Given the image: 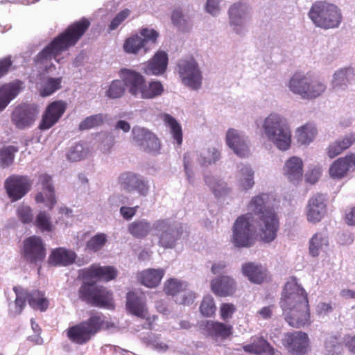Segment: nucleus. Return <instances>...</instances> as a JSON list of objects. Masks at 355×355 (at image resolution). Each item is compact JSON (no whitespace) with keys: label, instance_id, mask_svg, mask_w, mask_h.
Segmentation results:
<instances>
[{"label":"nucleus","instance_id":"nucleus-1","mask_svg":"<svg viewBox=\"0 0 355 355\" xmlns=\"http://www.w3.org/2000/svg\"><path fill=\"white\" fill-rule=\"evenodd\" d=\"M89 26V21L85 19L69 26L36 55L34 60L36 67L43 73H52L55 70L52 60L62 63V58L58 57L70 46L75 45Z\"/></svg>","mask_w":355,"mask_h":355},{"label":"nucleus","instance_id":"nucleus-2","mask_svg":"<svg viewBox=\"0 0 355 355\" xmlns=\"http://www.w3.org/2000/svg\"><path fill=\"white\" fill-rule=\"evenodd\" d=\"M80 275L85 281L80 288V297L96 306H109L112 300V293L104 287L96 286L92 282L95 279L112 280L117 276L116 270L112 266L92 265L81 270Z\"/></svg>","mask_w":355,"mask_h":355},{"label":"nucleus","instance_id":"nucleus-3","mask_svg":"<svg viewBox=\"0 0 355 355\" xmlns=\"http://www.w3.org/2000/svg\"><path fill=\"white\" fill-rule=\"evenodd\" d=\"M285 320L290 326L300 328L310 324L307 295L295 278L285 284L280 301Z\"/></svg>","mask_w":355,"mask_h":355},{"label":"nucleus","instance_id":"nucleus-4","mask_svg":"<svg viewBox=\"0 0 355 355\" xmlns=\"http://www.w3.org/2000/svg\"><path fill=\"white\" fill-rule=\"evenodd\" d=\"M272 196L266 193H261L253 196L247 206L248 218L254 220V217L259 219L261 238L266 243L272 241L277 236L279 227V219L275 211L270 208Z\"/></svg>","mask_w":355,"mask_h":355},{"label":"nucleus","instance_id":"nucleus-5","mask_svg":"<svg viewBox=\"0 0 355 355\" xmlns=\"http://www.w3.org/2000/svg\"><path fill=\"white\" fill-rule=\"evenodd\" d=\"M266 138L279 150H288L292 144V133L286 119L277 113L270 114L263 121Z\"/></svg>","mask_w":355,"mask_h":355},{"label":"nucleus","instance_id":"nucleus-6","mask_svg":"<svg viewBox=\"0 0 355 355\" xmlns=\"http://www.w3.org/2000/svg\"><path fill=\"white\" fill-rule=\"evenodd\" d=\"M119 76L128 93L137 98H153L161 95L164 91L160 82L147 83L140 73L132 69H121Z\"/></svg>","mask_w":355,"mask_h":355},{"label":"nucleus","instance_id":"nucleus-7","mask_svg":"<svg viewBox=\"0 0 355 355\" xmlns=\"http://www.w3.org/2000/svg\"><path fill=\"white\" fill-rule=\"evenodd\" d=\"M308 17L318 28L328 30L339 27L342 21L340 9L326 1H316L311 6Z\"/></svg>","mask_w":355,"mask_h":355},{"label":"nucleus","instance_id":"nucleus-8","mask_svg":"<svg viewBox=\"0 0 355 355\" xmlns=\"http://www.w3.org/2000/svg\"><path fill=\"white\" fill-rule=\"evenodd\" d=\"M107 324L104 315L97 313L85 321L69 327L66 334L72 343L82 345L88 343Z\"/></svg>","mask_w":355,"mask_h":355},{"label":"nucleus","instance_id":"nucleus-9","mask_svg":"<svg viewBox=\"0 0 355 355\" xmlns=\"http://www.w3.org/2000/svg\"><path fill=\"white\" fill-rule=\"evenodd\" d=\"M153 230L158 238V245L166 249H173L183 232V226L175 220L168 218L159 219L153 223Z\"/></svg>","mask_w":355,"mask_h":355},{"label":"nucleus","instance_id":"nucleus-10","mask_svg":"<svg viewBox=\"0 0 355 355\" xmlns=\"http://www.w3.org/2000/svg\"><path fill=\"white\" fill-rule=\"evenodd\" d=\"M177 71L182 84L192 90H198L202 85V72L193 57L178 60Z\"/></svg>","mask_w":355,"mask_h":355},{"label":"nucleus","instance_id":"nucleus-11","mask_svg":"<svg viewBox=\"0 0 355 355\" xmlns=\"http://www.w3.org/2000/svg\"><path fill=\"white\" fill-rule=\"evenodd\" d=\"M251 16V8L244 1H237L228 10L229 25L236 35L243 37L248 31V22Z\"/></svg>","mask_w":355,"mask_h":355},{"label":"nucleus","instance_id":"nucleus-12","mask_svg":"<svg viewBox=\"0 0 355 355\" xmlns=\"http://www.w3.org/2000/svg\"><path fill=\"white\" fill-rule=\"evenodd\" d=\"M248 215H241L235 220L232 226L231 241L237 248H250L254 243L255 232L252 222Z\"/></svg>","mask_w":355,"mask_h":355},{"label":"nucleus","instance_id":"nucleus-13","mask_svg":"<svg viewBox=\"0 0 355 355\" xmlns=\"http://www.w3.org/2000/svg\"><path fill=\"white\" fill-rule=\"evenodd\" d=\"M157 37L158 33L156 31L142 28L139 34L133 35L125 40L123 49L125 53L130 54H137L141 49L146 52L155 44Z\"/></svg>","mask_w":355,"mask_h":355},{"label":"nucleus","instance_id":"nucleus-14","mask_svg":"<svg viewBox=\"0 0 355 355\" xmlns=\"http://www.w3.org/2000/svg\"><path fill=\"white\" fill-rule=\"evenodd\" d=\"M126 308L131 314L146 320L143 326L144 329H151L153 328L152 322L156 320L157 316H150L143 294L135 291L128 292Z\"/></svg>","mask_w":355,"mask_h":355},{"label":"nucleus","instance_id":"nucleus-15","mask_svg":"<svg viewBox=\"0 0 355 355\" xmlns=\"http://www.w3.org/2000/svg\"><path fill=\"white\" fill-rule=\"evenodd\" d=\"M164 291L180 304H191L196 298L195 293L189 289L187 282L178 279L167 280L164 284Z\"/></svg>","mask_w":355,"mask_h":355},{"label":"nucleus","instance_id":"nucleus-16","mask_svg":"<svg viewBox=\"0 0 355 355\" xmlns=\"http://www.w3.org/2000/svg\"><path fill=\"white\" fill-rule=\"evenodd\" d=\"M118 183L121 189L130 193H136L139 196H146L149 191L146 179L134 172L122 173L118 178Z\"/></svg>","mask_w":355,"mask_h":355},{"label":"nucleus","instance_id":"nucleus-17","mask_svg":"<svg viewBox=\"0 0 355 355\" xmlns=\"http://www.w3.org/2000/svg\"><path fill=\"white\" fill-rule=\"evenodd\" d=\"M132 142L145 152L157 153L160 144L157 137L147 128L135 126L132 129Z\"/></svg>","mask_w":355,"mask_h":355},{"label":"nucleus","instance_id":"nucleus-18","mask_svg":"<svg viewBox=\"0 0 355 355\" xmlns=\"http://www.w3.org/2000/svg\"><path fill=\"white\" fill-rule=\"evenodd\" d=\"M227 146L239 157L245 158L250 155V141L241 131L230 128L225 135Z\"/></svg>","mask_w":355,"mask_h":355},{"label":"nucleus","instance_id":"nucleus-19","mask_svg":"<svg viewBox=\"0 0 355 355\" xmlns=\"http://www.w3.org/2000/svg\"><path fill=\"white\" fill-rule=\"evenodd\" d=\"M37 114L38 111L34 105L23 104L13 110L11 120L17 128L23 130L33 125Z\"/></svg>","mask_w":355,"mask_h":355},{"label":"nucleus","instance_id":"nucleus-20","mask_svg":"<svg viewBox=\"0 0 355 355\" xmlns=\"http://www.w3.org/2000/svg\"><path fill=\"white\" fill-rule=\"evenodd\" d=\"M4 187L12 201H17L29 191L31 182L27 176L13 175L6 180Z\"/></svg>","mask_w":355,"mask_h":355},{"label":"nucleus","instance_id":"nucleus-21","mask_svg":"<svg viewBox=\"0 0 355 355\" xmlns=\"http://www.w3.org/2000/svg\"><path fill=\"white\" fill-rule=\"evenodd\" d=\"M284 344L293 355H305L309 351V338L305 332L287 333L284 338Z\"/></svg>","mask_w":355,"mask_h":355},{"label":"nucleus","instance_id":"nucleus-22","mask_svg":"<svg viewBox=\"0 0 355 355\" xmlns=\"http://www.w3.org/2000/svg\"><path fill=\"white\" fill-rule=\"evenodd\" d=\"M327 213L325 196L315 194L308 201L306 207V219L309 223H317L322 220Z\"/></svg>","mask_w":355,"mask_h":355},{"label":"nucleus","instance_id":"nucleus-23","mask_svg":"<svg viewBox=\"0 0 355 355\" xmlns=\"http://www.w3.org/2000/svg\"><path fill=\"white\" fill-rule=\"evenodd\" d=\"M37 186L40 187L42 191L35 196V201L37 203H45L46 207L51 209L56 203L51 177L45 173L40 174Z\"/></svg>","mask_w":355,"mask_h":355},{"label":"nucleus","instance_id":"nucleus-24","mask_svg":"<svg viewBox=\"0 0 355 355\" xmlns=\"http://www.w3.org/2000/svg\"><path fill=\"white\" fill-rule=\"evenodd\" d=\"M24 255L31 263L38 264L45 258V248L41 238L33 236L24 241Z\"/></svg>","mask_w":355,"mask_h":355},{"label":"nucleus","instance_id":"nucleus-25","mask_svg":"<svg viewBox=\"0 0 355 355\" xmlns=\"http://www.w3.org/2000/svg\"><path fill=\"white\" fill-rule=\"evenodd\" d=\"M303 166L302 158L291 156L285 161L282 167V173L290 182L297 184L302 179Z\"/></svg>","mask_w":355,"mask_h":355},{"label":"nucleus","instance_id":"nucleus-26","mask_svg":"<svg viewBox=\"0 0 355 355\" xmlns=\"http://www.w3.org/2000/svg\"><path fill=\"white\" fill-rule=\"evenodd\" d=\"M66 110V104L57 101L51 103L44 112L40 124L41 130H48L54 125L62 116Z\"/></svg>","mask_w":355,"mask_h":355},{"label":"nucleus","instance_id":"nucleus-27","mask_svg":"<svg viewBox=\"0 0 355 355\" xmlns=\"http://www.w3.org/2000/svg\"><path fill=\"white\" fill-rule=\"evenodd\" d=\"M213 293L220 297L230 296L236 290L235 279L228 275H220L214 278L211 282Z\"/></svg>","mask_w":355,"mask_h":355},{"label":"nucleus","instance_id":"nucleus-28","mask_svg":"<svg viewBox=\"0 0 355 355\" xmlns=\"http://www.w3.org/2000/svg\"><path fill=\"white\" fill-rule=\"evenodd\" d=\"M354 171L355 155L352 154L336 159L329 168V175L334 179H341Z\"/></svg>","mask_w":355,"mask_h":355},{"label":"nucleus","instance_id":"nucleus-29","mask_svg":"<svg viewBox=\"0 0 355 355\" xmlns=\"http://www.w3.org/2000/svg\"><path fill=\"white\" fill-rule=\"evenodd\" d=\"M254 171L248 164H240L237 165L236 178L238 186L242 191H247L254 185Z\"/></svg>","mask_w":355,"mask_h":355},{"label":"nucleus","instance_id":"nucleus-30","mask_svg":"<svg viewBox=\"0 0 355 355\" xmlns=\"http://www.w3.org/2000/svg\"><path fill=\"white\" fill-rule=\"evenodd\" d=\"M168 55L164 51L157 52L143 68L147 75H160L166 69Z\"/></svg>","mask_w":355,"mask_h":355},{"label":"nucleus","instance_id":"nucleus-31","mask_svg":"<svg viewBox=\"0 0 355 355\" xmlns=\"http://www.w3.org/2000/svg\"><path fill=\"white\" fill-rule=\"evenodd\" d=\"M243 350L255 355H272L273 348L262 336H254L251 343L243 347Z\"/></svg>","mask_w":355,"mask_h":355},{"label":"nucleus","instance_id":"nucleus-32","mask_svg":"<svg viewBox=\"0 0 355 355\" xmlns=\"http://www.w3.org/2000/svg\"><path fill=\"white\" fill-rule=\"evenodd\" d=\"M327 89L325 83L319 78L309 75L302 98L313 100L322 96Z\"/></svg>","mask_w":355,"mask_h":355},{"label":"nucleus","instance_id":"nucleus-33","mask_svg":"<svg viewBox=\"0 0 355 355\" xmlns=\"http://www.w3.org/2000/svg\"><path fill=\"white\" fill-rule=\"evenodd\" d=\"M241 270L244 276L256 284H261L267 276V270L261 264L248 262L242 265Z\"/></svg>","mask_w":355,"mask_h":355},{"label":"nucleus","instance_id":"nucleus-34","mask_svg":"<svg viewBox=\"0 0 355 355\" xmlns=\"http://www.w3.org/2000/svg\"><path fill=\"white\" fill-rule=\"evenodd\" d=\"M202 327L211 336L224 339L232 334V327L220 322L207 320L202 324Z\"/></svg>","mask_w":355,"mask_h":355},{"label":"nucleus","instance_id":"nucleus-35","mask_svg":"<svg viewBox=\"0 0 355 355\" xmlns=\"http://www.w3.org/2000/svg\"><path fill=\"white\" fill-rule=\"evenodd\" d=\"M173 24L179 31L189 32L193 26L192 17L188 12L182 9H175L171 17Z\"/></svg>","mask_w":355,"mask_h":355},{"label":"nucleus","instance_id":"nucleus-36","mask_svg":"<svg viewBox=\"0 0 355 355\" xmlns=\"http://www.w3.org/2000/svg\"><path fill=\"white\" fill-rule=\"evenodd\" d=\"M204 180L217 198L225 196L230 193L231 189L227 183L219 177L207 175L204 177Z\"/></svg>","mask_w":355,"mask_h":355},{"label":"nucleus","instance_id":"nucleus-37","mask_svg":"<svg viewBox=\"0 0 355 355\" xmlns=\"http://www.w3.org/2000/svg\"><path fill=\"white\" fill-rule=\"evenodd\" d=\"M354 142L355 133H348L338 138L336 141L329 146L327 151L329 157L331 158L335 157L343 150L350 147Z\"/></svg>","mask_w":355,"mask_h":355},{"label":"nucleus","instance_id":"nucleus-38","mask_svg":"<svg viewBox=\"0 0 355 355\" xmlns=\"http://www.w3.org/2000/svg\"><path fill=\"white\" fill-rule=\"evenodd\" d=\"M76 257V255L73 252L60 248L51 252L49 262L54 266H66L71 264Z\"/></svg>","mask_w":355,"mask_h":355},{"label":"nucleus","instance_id":"nucleus-39","mask_svg":"<svg viewBox=\"0 0 355 355\" xmlns=\"http://www.w3.org/2000/svg\"><path fill=\"white\" fill-rule=\"evenodd\" d=\"M165 274L164 269H147L141 272L139 279L141 283L149 288L156 287L161 282Z\"/></svg>","mask_w":355,"mask_h":355},{"label":"nucleus","instance_id":"nucleus-40","mask_svg":"<svg viewBox=\"0 0 355 355\" xmlns=\"http://www.w3.org/2000/svg\"><path fill=\"white\" fill-rule=\"evenodd\" d=\"M329 245V238L324 232H317L309 240V252L311 257H318Z\"/></svg>","mask_w":355,"mask_h":355},{"label":"nucleus","instance_id":"nucleus-41","mask_svg":"<svg viewBox=\"0 0 355 355\" xmlns=\"http://www.w3.org/2000/svg\"><path fill=\"white\" fill-rule=\"evenodd\" d=\"M353 76V71L349 68H343L337 70L333 75L331 86L334 91L345 90Z\"/></svg>","mask_w":355,"mask_h":355},{"label":"nucleus","instance_id":"nucleus-42","mask_svg":"<svg viewBox=\"0 0 355 355\" xmlns=\"http://www.w3.org/2000/svg\"><path fill=\"white\" fill-rule=\"evenodd\" d=\"M317 135V129L312 123H306L295 130V137L298 144L307 146L315 139Z\"/></svg>","mask_w":355,"mask_h":355},{"label":"nucleus","instance_id":"nucleus-43","mask_svg":"<svg viewBox=\"0 0 355 355\" xmlns=\"http://www.w3.org/2000/svg\"><path fill=\"white\" fill-rule=\"evenodd\" d=\"M19 92V83H13L0 87V111L6 107L10 101L17 96Z\"/></svg>","mask_w":355,"mask_h":355},{"label":"nucleus","instance_id":"nucleus-44","mask_svg":"<svg viewBox=\"0 0 355 355\" xmlns=\"http://www.w3.org/2000/svg\"><path fill=\"white\" fill-rule=\"evenodd\" d=\"M151 230L153 225L146 219L136 220L128 225V232L137 239L146 237Z\"/></svg>","mask_w":355,"mask_h":355},{"label":"nucleus","instance_id":"nucleus-45","mask_svg":"<svg viewBox=\"0 0 355 355\" xmlns=\"http://www.w3.org/2000/svg\"><path fill=\"white\" fill-rule=\"evenodd\" d=\"M308 77L309 74L296 73L290 78L287 87L293 94L298 95L302 98L304 92Z\"/></svg>","mask_w":355,"mask_h":355},{"label":"nucleus","instance_id":"nucleus-46","mask_svg":"<svg viewBox=\"0 0 355 355\" xmlns=\"http://www.w3.org/2000/svg\"><path fill=\"white\" fill-rule=\"evenodd\" d=\"M62 81V77H48L44 78L41 83L39 89L40 96L42 97H47L52 95L61 88Z\"/></svg>","mask_w":355,"mask_h":355},{"label":"nucleus","instance_id":"nucleus-47","mask_svg":"<svg viewBox=\"0 0 355 355\" xmlns=\"http://www.w3.org/2000/svg\"><path fill=\"white\" fill-rule=\"evenodd\" d=\"M220 158V152L216 147H209L198 155L197 162L202 166L215 164Z\"/></svg>","mask_w":355,"mask_h":355},{"label":"nucleus","instance_id":"nucleus-48","mask_svg":"<svg viewBox=\"0 0 355 355\" xmlns=\"http://www.w3.org/2000/svg\"><path fill=\"white\" fill-rule=\"evenodd\" d=\"M13 290L15 293L16 298L14 309L10 308V314L12 316H15L22 312L26 305V300H28V293L20 286L14 287Z\"/></svg>","mask_w":355,"mask_h":355},{"label":"nucleus","instance_id":"nucleus-49","mask_svg":"<svg viewBox=\"0 0 355 355\" xmlns=\"http://www.w3.org/2000/svg\"><path fill=\"white\" fill-rule=\"evenodd\" d=\"M164 121L166 125L169 128L173 138L178 145H181L182 143V130L181 125L174 117L168 114L164 115Z\"/></svg>","mask_w":355,"mask_h":355},{"label":"nucleus","instance_id":"nucleus-50","mask_svg":"<svg viewBox=\"0 0 355 355\" xmlns=\"http://www.w3.org/2000/svg\"><path fill=\"white\" fill-rule=\"evenodd\" d=\"M28 302L33 309H39L41 311H46L49 306V301L44 293L38 291L28 293Z\"/></svg>","mask_w":355,"mask_h":355},{"label":"nucleus","instance_id":"nucleus-51","mask_svg":"<svg viewBox=\"0 0 355 355\" xmlns=\"http://www.w3.org/2000/svg\"><path fill=\"white\" fill-rule=\"evenodd\" d=\"M125 86L122 80H114L108 86L105 96L110 99H118L125 94Z\"/></svg>","mask_w":355,"mask_h":355},{"label":"nucleus","instance_id":"nucleus-52","mask_svg":"<svg viewBox=\"0 0 355 355\" xmlns=\"http://www.w3.org/2000/svg\"><path fill=\"white\" fill-rule=\"evenodd\" d=\"M142 341L146 345L150 346L159 352H165L168 349V345L155 334H150L148 337L143 338Z\"/></svg>","mask_w":355,"mask_h":355},{"label":"nucleus","instance_id":"nucleus-53","mask_svg":"<svg viewBox=\"0 0 355 355\" xmlns=\"http://www.w3.org/2000/svg\"><path fill=\"white\" fill-rule=\"evenodd\" d=\"M18 151V148L13 146H8L3 148L0 150V165L5 168L10 166L15 157V153Z\"/></svg>","mask_w":355,"mask_h":355},{"label":"nucleus","instance_id":"nucleus-54","mask_svg":"<svg viewBox=\"0 0 355 355\" xmlns=\"http://www.w3.org/2000/svg\"><path fill=\"white\" fill-rule=\"evenodd\" d=\"M87 154V150L83 144L78 143L69 148L67 153V158L71 162H78L84 159Z\"/></svg>","mask_w":355,"mask_h":355},{"label":"nucleus","instance_id":"nucleus-55","mask_svg":"<svg viewBox=\"0 0 355 355\" xmlns=\"http://www.w3.org/2000/svg\"><path fill=\"white\" fill-rule=\"evenodd\" d=\"M106 242L107 235L105 234H97L87 241L86 248L89 250L97 252L103 248Z\"/></svg>","mask_w":355,"mask_h":355},{"label":"nucleus","instance_id":"nucleus-56","mask_svg":"<svg viewBox=\"0 0 355 355\" xmlns=\"http://www.w3.org/2000/svg\"><path fill=\"white\" fill-rule=\"evenodd\" d=\"M103 122V116L101 114L92 115L87 117L79 125L81 130L90 129L101 125Z\"/></svg>","mask_w":355,"mask_h":355},{"label":"nucleus","instance_id":"nucleus-57","mask_svg":"<svg viewBox=\"0 0 355 355\" xmlns=\"http://www.w3.org/2000/svg\"><path fill=\"white\" fill-rule=\"evenodd\" d=\"M216 309L214 298L211 295L205 296L200 306L201 313L210 317L215 313Z\"/></svg>","mask_w":355,"mask_h":355},{"label":"nucleus","instance_id":"nucleus-58","mask_svg":"<svg viewBox=\"0 0 355 355\" xmlns=\"http://www.w3.org/2000/svg\"><path fill=\"white\" fill-rule=\"evenodd\" d=\"M17 215L23 223H31L33 220V213L31 208L26 205H21L17 209Z\"/></svg>","mask_w":355,"mask_h":355},{"label":"nucleus","instance_id":"nucleus-59","mask_svg":"<svg viewBox=\"0 0 355 355\" xmlns=\"http://www.w3.org/2000/svg\"><path fill=\"white\" fill-rule=\"evenodd\" d=\"M130 10L128 8L123 9L117 13L112 19L109 26V31H114L122 24V23L130 15Z\"/></svg>","mask_w":355,"mask_h":355},{"label":"nucleus","instance_id":"nucleus-60","mask_svg":"<svg viewBox=\"0 0 355 355\" xmlns=\"http://www.w3.org/2000/svg\"><path fill=\"white\" fill-rule=\"evenodd\" d=\"M36 224L38 227L42 230L50 231L51 223L49 221V216L44 211H41L37 216Z\"/></svg>","mask_w":355,"mask_h":355},{"label":"nucleus","instance_id":"nucleus-61","mask_svg":"<svg viewBox=\"0 0 355 355\" xmlns=\"http://www.w3.org/2000/svg\"><path fill=\"white\" fill-rule=\"evenodd\" d=\"M192 157H193V155L191 153H186L184 155V171H185V173L187 175V178L190 183L193 182V173L191 168H190Z\"/></svg>","mask_w":355,"mask_h":355},{"label":"nucleus","instance_id":"nucleus-62","mask_svg":"<svg viewBox=\"0 0 355 355\" xmlns=\"http://www.w3.org/2000/svg\"><path fill=\"white\" fill-rule=\"evenodd\" d=\"M220 311L221 318L223 320H227L232 317L236 308L233 304L225 303L221 305Z\"/></svg>","mask_w":355,"mask_h":355},{"label":"nucleus","instance_id":"nucleus-63","mask_svg":"<svg viewBox=\"0 0 355 355\" xmlns=\"http://www.w3.org/2000/svg\"><path fill=\"white\" fill-rule=\"evenodd\" d=\"M322 174V168L320 166H314L306 173V180L311 184H315L320 178Z\"/></svg>","mask_w":355,"mask_h":355},{"label":"nucleus","instance_id":"nucleus-64","mask_svg":"<svg viewBox=\"0 0 355 355\" xmlns=\"http://www.w3.org/2000/svg\"><path fill=\"white\" fill-rule=\"evenodd\" d=\"M222 0H207L206 11L213 16H216L220 12V3Z\"/></svg>","mask_w":355,"mask_h":355}]
</instances>
